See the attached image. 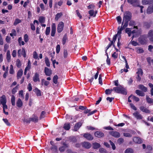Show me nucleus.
<instances>
[{
	"label": "nucleus",
	"instance_id": "f257e3e1",
	"mask_svg": "<svg viewBox=\"0 0 153 153\" xmlns=\"http://www.w3.org/2000/svg\"><path fill=\"white\" fill-rule=\"evenodd\" d=\"M134 28H136V29L131 31V28H127L125 30L126 32L128 33L129 36H131V33L135 34L132 36V39L134 37H137L141 33L140 31L137 30V26H134Z\"/></svg>",
	"mask_w": 153,
	"mask_h": 153
},
{
	"label": "nucleus",
	"instance_id": "f03ea898",
	"mask_svg": "<svg viewBox=\"0 0 153 153\" xmlns=\"http://www.w3.org/2000/svg\"><path fill=\"white\" fill-rule=\"evenodd\" d=\"M113 90L116 93L126 94L127 92L125 89L121 85H119L117 87H114Z\"/></svg>",
	"mask_w": 153,
	"mask_h": 153
},
{
	"label": "nucleus",
	"instance_id": "7ed1b4c3",
	"mask_svg": "<svg viewBox=\"0 0 153 153\" xmlns=\"http://www.w3.org/2000/svg\"><path fill=\"white\" fill-rule=\"evenodd\" d=\"M128 22L129 21H127V20H123L122 25H123V23L124 24L123 26L122 27L120 28V27H118V33L120 34H120L121 33L122 31L126 27H127Z\"/></svg>",
	"mask_w": 153,
	"mask_h": 153
},
{
	"label": "nucleus",
	"instance_id": "20e7f679",
	"mask_svg": "<svg viewBox=\"0 0 153 153\" xmlns=\"http://www.w3.org/2000/svg\"><path fill=\"white\" fill-rule=\"evenodd\" d=\"M128 3L135 7L139 6L140 1L139 0H127Z\"/></svg>",
	"mask_w": 153,
	"mask_h": 153
},
{
	"label": "nucleus",
	"instance_id": "39448f33",
	"mask_svg": "<svg viewBox=\"0 0 153 153\" xmlns=\"http://www.w3.org/2000/svg\"><path fill=\"white\" fill-rule=\"evenodd\" d=\"M131 17V14L129 12H126L124 13L123 20L130 21Z\"/></svg>",
	"mask_w": 153,
	"mask_h": 153
},
{
	"label": "nucleus",
	"instance_id": "423d86ee",
	"mask_svg": "<svg viewBox=\"0 0 153 153\" xmlns=\"http://www.w3.org/2000/svg\"><path fill=\"white\" fill-rule=\"evenodd\" d=\"M64 26V23L62 22H59L57 27V31L58 33H61L63 30Z\"/></svg>",
	"mask_w": 153,
	"mask_h": 153
},
{
	"label": "nucleus",
	"instance_id": "0eeeda50",
	"mask_svg": "<svg viewBox=\"0 0 153 153\" xmlns=\"http://www.w3.org/2000/svg\"><path fill=\"white\" fill-rule=\"evenodd\" d=\"M135 132L134 131L130 130L128 132H126L123 134L124 136L127 137H132V134H134Z\"/></svg>",
	"mask_w": 153,
	"mask_h": 153
},
{
	"label": "nucleus",
	"instance_id": "6e6552de",
	"mask_svg": "<svg viewBox=\"0 0 153 153\" xmlns=\"http://www.w3.org/2000/svg\"><path fill=\"white\" fill-rule=\"evenodd\" d=\"M81 144L83 147L87 149L90 148L91 146V144L88 142L85 141L82 143Z\"/></svg>",
	"mask_w": 153,
	"mask_h": 153
},
{
	"label": "nucleus",
	"instance_id": "1a4fd4ad",
	"mask_svg": "<svg viewBox=\"0 0 153 153\" xmlns=\"http://www.w3.org/2000/svg\"><path fill=\"white\" fill-rule=\"evenodd\" d=\"M137 73L138 76L137 78V79L138 81H140L141 79V76L143 74V71L142 69L140 68L138 69Z\"/></svg>",
	"mask_w": 153,
	"mask_h": 153
},
{
	"label": "nucleus",
	"instance_id": "9d476101",
	"mask_svg": "<svg viewBox=\"0 0 153 153\" xmlns=\"http://www.w3.org/2000/svg\"><path fill=\"white\" fill-rule=\"evenodd\" d=\"M18 54L19 56L22 55L24 57L26 56L25 50L24 48H22L21 49H19L18 51Z\"/></svg>",
	"mask_w": 153,
	"mask_h": 153
},
{
	"label": "nucleus",
	"instance_id": "9b49d317",
	"mask_svg": "<svg viewBox=\"0 0 153 153\" xmlns=\"http://www.w3.org/2000/svg\"><path fill=\"white\" fill-rule=\"evenodd\" d=\"M83 136L87 140H91L93 139V137L89 133H85L83 134Z\"/></svg>",
	"mask_w": 153,
	"mask_h": 153
},
{
	"label": "nucleus",
	"instance_id": "f8f14e48",
	"mask_svg": "<svg viewBox=\"0 0 153 153\" xmlns=\"http://www.w3.org/2000/svg\"><path fill=\"white\" fill-rule=\"evenodd\" d=\"M56 26L55 23H53L51 25V35L52 36H54L56 33Z\"/></svg>",
	"mask_w": 153,
	"mask_h": 153
},
{
	"label": "nucleus",
	"instance_id": "ddd939ff",
	"mask_svg": "<svg viewBox=\"0 0 153 153\" xmlns=\"http://www.w3.org/2000/svg\"><path fill=\"white\" fill-rule=\"evenodd\" d=\"M33 80L34 82H39V74L37 72L33 76Z\"/></svg>",
	"mask_w": 153,
	"mask_h": 153
},
{
	"label": "nucleus",
	"instance_id": "4468645a",
	"mask_svg": "<svg viewBox=\"0 0 153 153\" xmlns=\"http://www.w3.org/2000/svg\"><path fill=\"white\" fill-rule=\"evenodd\" d=\"M133 141L137 143L140 144L142 143V140L139 137H133Z\"/></svg>",
	"mask_w": 153,
	"mask_h": 153
},
{
	"label": "nucleus",
	"instance_id": "2eb2a0df",
	"mask_svg": "<svg viewBox=\"0 0 153 153\" xmlns=\"http://www.w3.org/2000/svg\"><path fill=\"white\" fill-rule=\"evenodd\" d=\"M109 133L111 135L115 137H119L120 136V134L117 131H111L109 132Z\"/></svg>",
	"mask_w": 153,
	"mask_h": 153
},
{
	"label": "nucleus",
	"instance_id": "dca6fc26",
	"mask_svg": "<svg viewBox=\"0 0 153 153\" xmlns=\"http://www.w3.org/2000/svg\"><path fill=\"white\" fill-rule=\"evenodd\" d=\"M94 135L96 137L101 138L104 136V134L102 132L97 131L94 133Z\"/></svg>",
	"mask_w": 153,
	"mask_h": 153
},
{
	"label": "nucleus",
	"instance_id": "f3484780",
	"mask_svg": "<svg viewBox=\"0 0 153 153\" xmlns=\"http://www.w3.org/2000/svg\"><path fill=\"white\" fill-rule=\"evenodd\" d=\"M50 84V82L44 79L41 80V85L44 86L45 87L47 86Z\"/></svg>",
	"mask_w": 153,
	"mask_h": 153
},
{
	"label": "nucleus",
	"instance_id": "a211bd4d",
	"mask_svg": "<svg viewBox=\"0 0 153 153\" xmlns=\"http://www.w3.org/2000/svg\"><path fill=\"white\" fill-rule=\"evenodd\" d=\"M45 73L47 76H50L52 74V71L50 69L47 67H45Z\"/></svg>",
	"mask_w": 153,
	"mask_h": 153
},
{
	"label": "nucleus",
	"instance_id": "6ab92c4d",
	"mask_svg": "<svg viewBox=\"0 0 153 153\" xmlns=\"http://www.w3.org/2000/svg\"><path fill=\"white\" fill-rule=\"evenodd\" d=\"M140 109L142 111L146 113H150V111L148 108L144 106L140 107Z\"/></svg>",
	"mask_w": 153,
	"mask_h": 153
},
{
	"label": "nucleus",
	"instance_id": "aec40b11",
	"mask_svg": "<svg viewBox=\"0 0 153 153\" xmlns=\"http://www.w3.org/2000/svg\"><path fill=\"white\" fill-rule=\"evenodd\" d=\"M0 101L1 103L2 104H5L6 103V97L5 95H3L1 97L0 99Z\"/></svg>",
	"mask_w": 153,
	"mask_h": 153
},
{
	"label": "nucleus",
	"instance_id": "412c9836",
	"mask_svg": "<svg viewBox=\"0 0 153 153\" xmlns=\"http://www.w3.org/2000/svg\"><path fill=\"white\" fill-rule=\"evenodd\" d=\"M153 12V4L150 5L148 7L147 10V13L148 14H150Z\"/></svg>",
	"mask_w": 153,
	"mask_h": 153
},
{
	"label": "nucleus",
	"instance_id": "4be33fe9",
	"mask_svg": "<svg viewBox=\"0 0 153 153\" xmlns=\"http://www.w3.org/2000/svg\"><path fill=\"white\" fill-rule=\"evenodd\" d=\"M134 116L137 119H141L142 117L139 112L136 111L133 114Z\"/></svg>",
	"mask_w": 153,
	"mask_h": 153
},
{
	"label": "nucleus",
	"instance_id": "5701e85b",
	"mask_svg": "<svg viewBox=\"0 0 153 153\" xmlns=\"http://www.w3.org/2000/svg\"><path fill=\"white\" fill-rule=\"evenodd\" d=\"M82 125V123L81 122H79L76 124L74 126V131H77L81 126Z\"/></svg>",
	"mask_w": 153,
	"mask_h": 153
},
{
	"label": "nucleus",
	"instance_id": "b1692460",
	"mask_svg": "<svg viewBox=\"0 0 153 153\" xmlns=\"http://www.w3.org/2000/svg\"><path fill=\"white\" fill-rule=\"evenodd\" d=\"M153 2V0H143L142 3L143 5L151 4Z\"/></svg>",
	"mask_w": 153,
	"mask_h": 153
},
{
	"label": "nucleus",
	"instance_id": "393cba45",
	"mask_svg": "<svg viewBox=\"0 0 153 153\" xmlns=\"http://www.w3.org/2000/svg\"><path fill=\"white\" fill-rule=\"evenodd\" d=\"M23 71L22 69H20L18 71L17 73V79H19L22 75Z\"/></svg>",
	"mask_w": 153,
	"mask_h": 153
},
{
	"label": "nucleus",
	"instance_id": "a878e982",
	"mask_svg": "<svg viewBox=\"0 0 153 153\" xmlns=\"http://www.w3.org/2000/svg\"><path fill=\"white\" fill-rule=\"evenodd\" d=\"M6 59L7 61L8 62H10L11 60V56L10 55V51L9 50H8L7 51L6 54Z\"/></svg>",
	"mask_w": 153,
	"mask_h": 153
},
{
	"label": "nucleus",
	"instance_id": "bb28decb",
	"mask_svg": "<svg viewBox=\"0 0 153 153\" xmlns=\"http://www.w3.org/2000/svg\"><path fill=\"white\" fill-rule=\"evenodd\" d=\"M23 103L21 99L19 98L16 102V105L19 108L21 107Z\"/></svg>",
	"mask_w": 153,
	"mask_h": 153
},
{
	"label": "nucleus",
	"instance_id": "cd10ccee",
	"mask_svg": "<svg viewBox=\"0 0 153 153\" xmlns=\"http://www.w3.org/2000/svg\"><path fill=\"white\" fill-rule=\"evenodd\" d=\"M93 148L94 149H97L99 148L100 147V145L97 143H94L92 144Z\"/></svg>",
	"mask_w": 153,
	"mask_h": 153
},
{
	"label": "nucleus",
	"instance_id": "c85d7f7f",
	"mask_svg": "<svg viewBox=\"0 0 153 153\" xmlns=\"http://www.w3.org/2000/svg\"><path fill=\"white\" fill-rule=\"evenodd\" d=\"M148 36L149 37V39L151 41H153V30H150L148 33Z\"/></svg>",
	"mask_w": 153,
	"mask_h": 153
},
{
	"label": "nucleus",
	"instance_id": "c756f323",
	"mask_svg": "<svg viewBox=\"0 0 153 153\" xmlns=\"http://www.w3.org/2000/svg\"><path fill=\"white\" fill-rule=\"evenodd\" d=\"M31 121L34 122H37L39 120L38 117L35 115H34L33 117L30 118Z\"/></svg>",
	"mask_w": 153,
	"mask_h": 153
},
{
	"label": "nucleus",
	"instance_id": "7c9ffc66",
	"mask_svg": "<svg viewBox=\"0 0 153 153\" xmlns=\"http://www.w3.org/2000/svg\"><path fill=\"white\" fill-rule=\"evenodd\" d=\"M97 13V11H96L94 13V11L93 10H90L88 12V13L91 16H92L94 17L96 16V14Z\"/></svg>",
	"mask_w": 153,
	"mask_h": 153
},
{
	"label": "nucleus",
	"instance_id": "2f4dec72",
	"mask_svg": "<svg viewBox=\"0 0 153 153\" xmlns=\"http://www.w3.org/2000/svg\"><path fill=\"white\" fill-rule=\"evenodd\" d=\"M138 88L144 92H146L147 91V88L142 85H139Z\"/></svg>",
	"mask_w": 153,
	"mask_h": 153
},
{
	"label": "nucleus",
	"instance_id": "473e14b6",
	"mask_svg": "<svg viewBox=\"0 0 153 153\" xmlns=\"http://www.w3.org/2000/svg\"><path fill=\"white\" fill-rule=\"evenodd\" d=\"M67 147V145L66 144H64V145L62 146H61L59 148V150L61 152H63L64 151L65 148Z\"/></svg>",
	"mask_w": 153,
	"mask_h": 153
},
{
	"label": "nucleus",
	"instance_id": "72a5a7b5",
	"mask_svg": "<svg viewBox=\"0 0 153 153\" xmlns=\"http://www.w3.org/2000/svg\"><path fill=\"white\" fill-rule=\"evenodd\" d=\"M64 128L66 130H68L70 128V123H66L64 124Z\"/></svg>",
	"mask_w": 153,
	"mask_h": 153
},
{
	"label": "nucleus",
	"instance_id": "f704fd0d",
	"mask_svg": "<svg viewBox=\"0 0 153 153\" xmlns=\"http://www.w3.org/2000/svg\"><path fill=\"white\" fill-rule=\"evenodd\" d=\"M135 92L138 95L140 96H143L144 95V93L140 91L137 90Z\"/></svg>",
	"mask_w": 153,
	"mask_h": 153
},
{
	"label": "nucleus",
	"instance_id": "c9c22d12",
	"mask_svg": "<svg viewBox=\"0 0 153 153\" xmlns=\"http://www.w3.org/2000/svg\"><path fill=\"white\" fill-rule=\"evenodd\" d=\"M33 57L35 59H39V56L37 52L35 51H34L33 53Z\"/></svg>",
	"mask_w": 153,
	"mask_h": 153
},
{
	"label": "nucleus",
	"instance_id": "e433bc0d",
	"mask_svg": "<svg viewBox=\"0 0 153 153\" xmlns=\"http://www.w3.org/2000/svg\"><path fill=\"white\" fill-rule=\"evenodd\" d=\"M62 13H57L55 16V19L57 21L58 19L62 15Z\"/></svg>",
	"mask_w": 153,
	"mask_h": 153
},
{
	"label": "nucleus",
	"instance_id": "4c0bfd02",
	"mask_svg": "<svg viewBox=\"0 0 153 153\" xmlns=\"http://www.w3.org/2000/svg\"><path fill=\"white\" fill-rule=\"evenodd\" d=\"M39 20L41 24H42L45 22V17L43 16L39 17Z\"/></svg>",
	"mask_w": 153,
	"mask_h": 153
},
{
	"label": "nucleus",
	"instance_id": "58836bf2",
	"mask_svg": "<svg viewBox=\"0 0 153 153\" xmlns=\"http://www.w3.org/2000/svg\"><path fill=\"white\" fill-rule=\"evenodd\" d=\"M31 68V63L30 61L29 60L28 61L27 65V66L25 68V69L28 71H29Z\"/></svg>",
	"mask_w": 153,
	"mask_h": 153
},
{
	"label": "nucleus",
	"instance_id": "ea45409f",
	"mask_svg": "<svg viewBox=\"0 0 153 153\" xmlns=\"http://www.w3.org/2000/svg\"><path fill=\"white\" fill-rule=\"evenodd\" d=\"M21 22V20L20 19L18 18L16 19L14 21L13 25L16 26L20 23Z\"/></svg>",
	"mask_w": 153,
	"mask_h": 153
},
{
	"label": "nucleus",
	"instance_id": "a19ab883",
	"mask_svg": "<svg viewBox=\"0 0 153 153\" xmlns=\"http://www.w3.org/2000/svg\"><path fill=\"white\" fill-rule=\"evenodd\" d=\"M34 91L36 93L37 96H40L41 95V93L40 90L37 88H35L34 90Z\"/></svg>",
	"mask_w": 153,
	"mask_h": 153
},
{
	"label": "nucleus",
	"instance_id": "79ce46f5",
	"mask_svg": "<svg viewBox=\"0 0 153 153\" xmlns=\"http://www.w3.org/2000/svg\"><path fill=\"white\" fill-rule=\"evenodd\" d=\"M18 42L20 45H24L25 43L23 41H22V37H19L18 39Z\"/></svg>",
	"mask_w": 153,
	"mask_h": 153
},
{
	"label": "nucleus",
	"instance_id": "37998d69",
	"mask_svg": "<svg viewBox=\"0 0 153 153\" xmlns=\"http://www.w3.org/2000/svg\"><path fill=\"white\" fill-rule=\"evenodd\" d=\"M16 65L18 68H20L21 67V63L19 59H18L16 61Z\"/></svg>",
	"mask_w": 153,
	"mask_h": 153
},
{
	"label": "nucleus",
	"instance_id": "c03bdc74",
	"mask_svg": "<svg viewBox=\"0 0 153 153\" xmlns=\"http://www.w3.org/2000/svg\"><path fill=\"white\" fill-rule=\"evenodd\" d=\"M15 98L14 95H12L11 98V102L12 105L14 106L15 105Z\"/></svg>",
	"mask_w": 153,
	"mask_h": 153
},
{
	"label": "nucleus",
	"instance_id": "a18cd8bd",
	"mask_svg": "<svg viewBox=\"0 0 153 153\" xmlns=\"http://www.w3.org/2000/svg\"><path fill=\"white\" fill-rule=\"evenodd\" d=\"M9 73L10 74H13L14 73V71L13 69V66L12 65H10Z\"/></svg>",
	"mask_w": 153,
	"mask_h": 153
},
{
	"label": "nucleus",
	"instance_id": "49530a36",
	"mask_svg": "<svg viewBox=\"0 0 153 153\" xmlns=\"http://www.w3.org/2000/svg\"><path fill=\"white\" fill-rule=\"evenodd\" d=\"M122 58L124 60L126 63V68L127 69L129 68V66H128V63L126 59V57L125 56H122Z\"/></svg>",
	"mask_w": 153,
	"mask_h": 153
},
{
	"label": "nucleus",
	"instance_id": "de8ad7c7",
	"mask_svg": "<svg viewBox=\"0 0 153 153\" xmlns=\"http://www.w3.org/2000/svg\"><path fill=\"white\" fill-rule=\"evenodd\" d=\"M58 79V77L57 75H55L54 76L53 79V82L54 83L56 84L57 83V79Z\"/></svg>",
	"mask_w": 153,
	"mask_h": 153
},
{
	"label": "nucleus",
	"instance_id": "09e8293b",
	"mask_svg": "<svg viewBox=\"0 0 153 153\" xmlns=\"http://www.w3.org/2000/svg\"><path fill=\"white\" fill-rule=\"evenodd\" d=\"M151 26V23L145 22H144V26L146 28H149Z\"/></svg>",
	"mask_w": 153,
	"mask_h": 153
},
{
	"label": "nucleus",
	"instance_id": "8fccbe9b",
	"mask_svg": "<svg viewBox=\"0 0 153 153\" xmlns=\"http://www.w3.org/2000/svg\"><path fill=\"white\" fill-rule=\"evenodd\" d=\"M68 56V52L66 49H64L63 51V56L64 58H66Z\"/></svg>",
	"mask_w": 153,
	"mask_h": 153
},
{
	"label": "nucleus",
	"instance_id": "3c124183",
	"mask_svg": "<svg viewBox=\"0 0 153 153\" xmlns=\"http://www.w3.org/2000/svg\"><path fill=\"white\" fill-rule=\"evenodd\" d=\"M67 39V35H65L62 39V44L63 45L65 44Z\"/></svg>",
	"mask_w": 153,
	"mask_h": 153
},
{
	"label": "nucleus",
	"instance_id": "603ef678",
	"mask_svg": "<svg viewBox=\"0 0 153 153\" xmlns=\"http://www.w3.org/2000/svg\"><path fill=\"white\" fill-rule=\"evenodd\" d=\"M19 85H17L14 88H13L12 91V93L13 94H15V93L17 92V90L18 88V86Z\"/></svg>",
	"mask_w": 153,
	"mask_h": 153
},
{
	"label": "nucleus",
	"instance_id": "864d4df0",
	"mask_svg": "<svg viewBox=\"0 0 153 153\" xmlns=\"http://www.w3.org/2000/svg\"><path fill=\"white\" fill-rule=\"evenodd\" d=\"M45 61L46 65L48 67H49L50 66V62L48 58L46 57L45 58Z\"/></svg>",
	"mask_w": 153,
	"mask_h": 153
},
{
	"label": "nucleus",
	"instance_id": "5fc2aeb1",
	"mask_svg": "<svg viewBox=\"0 0 153 153\" xmlns=\"http://www.w3.org/2000/svg\"><path fill=\"white\" fill-rule=\"evenodd\" d=\"M146 100L147 102L149 104H152L153 103V100L148 97H146Z\"/></svg>",
	"mask_w": 153,
	"mask_h": 153
},
{
	"label": "nucleus",
	"instance_id": "6e6d98bb",
	"mask_svg": "<svg viewBox=\"0 0 153 153\" xmlns=\"http://www.w3.org/2000/svg\"><path fill=\"white\" fill-rule=\"evenodd\" d=\"M125 153H133V150L131 149L128 148L126 150Z\"/></svg>",
	"mask_w": 153,
	"mask_h": 153
},
{
	"label": "nucleus",
	"instance_id": "4d7b16f0",
	"mask_svg": "<svg viewBox=\"0 0 153 153\" xmlns=\"http://www.w3.org/2000/svg\"><path fill=\"white\" fill-rule=\"evenodd\" d=\"M118 36V38L119 37L120 34H118V33L116 35H114L113 38V40L111 41H113V44L115 42V41L117 39V36Z\"/></svg>",
	"mask_w": 153,
	"mask_h": 153
},
{
	"label": "nucleus",
	"instance_id": "13d9d810",
	"mask_svg": "<svg viewBox=\"0 0 153 153\" xmlns=\"http://www.w3.org/2000/svg\"><path fill=\"white\" fill-rule=\"evenodd\" d=\"M149 85L151 88V95H153V85L151 83L149 84Z\"/></svg>",
	"mask_w": 153,
	"mask_h": 153
},
{
	"label": "nucleus",
	"instance_id": "bf43d9fd",
	"mask_svg": "<svg viewBox=\"0 0 153 153\" xmlns=\"http://www.w3.org/2000/svg\"><path fill=\"white\" fill-rule=\"evenodd\" d=\"M11 33L10 34V35L13 36H16V30L15 29H13L12 30Z\"/></svg>",
	"mask_w": 153,
	"mask_h": 153
},
{
	"label": "nucleus",
	"instance_id": "052dcab7",
	"mask_svg": "<svg viewBox=\"0 0 153 153\" xmlns=\"http://www.w3.org/2000/svg\"><path fill=\"white\" fill-rule=\"evenodd\" d=\"M50 31V27H47L46 31L45 34L46 35H48Z\"/></svg>",
	"mask_w": 153,
	"mask_h": 153
},
{
	"label": "nucleus",
	"instance_id": "680f3d73",
	"mask_svg": "<svg viewBox=\"0 0 153 153\" xmlns=\"http://www.w3.org/2000/svg\"><path fill=\"white\" fill-rule=\"evenodd\" d=\"M113 90V89L111 90L109 89H106L105 91V94H109L111 93L112 91Z\"/></svg>",
	"mask_w": 153,
	"mask_h": 153
},
{
	"label": "nucleus",
	"instance_id": "e2e57ef3",
	"mask_svg": "<svg viewBox=\"0 0 153 153\" xmlns=\"http://www.w3.org/2000/svg\"><path fill=\"white\" fill-rule=\"evenodd\" d=\"M51 149L53 152H56L57 150V148L56 146H53L51 147Z\"/></svg>",
	"mask_w": 153,
	"mask_h": 153
},
{
	"label": "nucleus",
	"instance_id": "0e129e2a",
	"mask_svg": "<svg viewBox=\"0 0 153 153\" xmlns=\"http://www.w3.org/2000/svg\"><path fill=\"white\" fill-rule=\"evenodd\" d=\"M24 39L25 42H27L29 40L28 36L27 34L25 35L24 36Z\"/></svg>",
	"mask_w": 153,
	"mask_h": 153
},
{
	"label": "nucleus",
	"instance_id": "69168bd1",
	"mask_svg": "<svg viewBox=\"0 0 153 153\" xmlns=\"http://www.w3.org/2000/svg\"><path fill=\"white\" fill-rule=\"evenodd\" d=\"M19 96L21 98H24L23 91L22 90L19 92Z\"/></svg>",
	"mask_w": 153,
	"mask_h": 153
},
{
	"label": "nucleus",
	"instance_id": "338daca9",
	"mask_svg": "<svg viewBox=\"0 0 153 153\" xmlns=\"http://www.w3.org/2000/svg\"><path fill=\"white\" fill-rule=\"evenodd\" d=\"M116 19L118 23L119 24H120L121 22L122 21V19L121 17L120 16H119L117 17Z\"/></svg>",
	"mask_w": 153,
	"mask_h": 153
},
{
	"label": "nucleus",
	"instance_id": "774afa93",
	"mask_svg": "<svg viewBox=\"0 0 153 153\" xmlns=\"http://www.w3.org/2000/svg\"><path fill=\"white\" fill-rule=\"evenodd\" d=\"M70 140L71 142L73 143H75L76 141V139L75 137H72L70 138Z\"/></svg>",
	"mask_w": 153,
	"mask_h": 153
}]
</instances>
